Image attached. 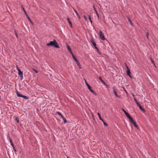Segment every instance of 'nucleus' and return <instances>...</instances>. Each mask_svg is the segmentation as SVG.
I'll use <instances>...</instances> for the list:
<instances>
[{
    "label": "nucleus",
    "mask_w": 158,
    "mask_h": 158,
    "mask_svg": "<svg viewBox=\"0 0 158 158\" xmlns=\"http://www.w3.org/2000/svg\"><path fill=\"white\" fill-rule=\"evenodd\" d=\"M47 45L48 46H52L56 48H59V45L55 40H54L53 41H51L49 43L47 44Z\"/></svg>",
    "instance_id": "obj_1"
},
{
    "label": "nucleus",
    "mask_w": 158,
    "mask_h": 158,
    "mask_svg": "<svg viewBox=\"0 0 158 158\" xmlns=\"http://www.w3.org/2000/svg\"><path fill=\"white\" fill-rule=\"evenodd\" d=\"M16 94L17 96L19 97H21L23 98H24L26 100H28L29 99V98L28 97L26 96L23 95L22 94H20L19 92H18L17 91L16 92Z\"/></svg>",
    "instance_id": "obj_2"
},
{
    "label": "nucleus",
    "mask_w": 158,
    "mask_h": 158,
    "mask_svg": "<svg viewBox=\"0 0 158 158\" xmlns=\"http://www.w3.org/2000/svg\"><path fill=\"white\" fill-rule=\"evenodd\" d=\"M22 9H23L24 12L25 14L26 15V16H27V18L28 19V20H29V21L31 22V23L32 24H33V22L31 21V19H30V17H29L28 14L27 13L26 11L25 10L24 8L23 7H22Z\"/></svg>",
    "instance_id": "obj_3"
},
{
    "label": "nucleus",
    "mask_w": 158,
    "mask_h": 158,
    "mask_svg": "<svg viewBox=\"0 0 158 158\" xmlns=\"http://www.w3.org/2000/svg\"><path fill=\"white\" fill-rule=\"evenodd\" d=\"M99 36L100 38L102 40H105V39L104 37V36L102 32L100 30L99 31Z\"/></svg>",
    "instance_id": "obj_4"
},
{
    "label": "nucleus",
    "mask_w": 158,
    "mask_h": 158,
    "mask_svg": "<svg viewBox=\"0 0 158 158\" xmlns=\"http://www.w3.org/2000/svg\"><path fill=\"white\" fill-rule=\"evenodd\" d=\"M85 82L86 85L88 87L89 89L92 93L94 94H95V93L94 92V91L91 89V87L88 84V83L86 82V81H85Z\"/></svg>",
    "instance_id": "obj_5"
},
{
    "label": "nucleus",
    "mask_w": 158,
    "mask_h": 158,
    "mask_svg": "<svg viewBox=\"0 0 158 158\" xmlns=\"http://www.w3.org/2000/svg\"><path fill=\"white\" fill-rule=\"evenodd\" d=\"M126 68L127 69V75L129 76L131 78H132V77L131 76V72L130 69H129L128 66H127Z\"/></svg>",
    "instance_id": "obj_6"
},
{
    "label": "nucleus",
    "mask_w": 158,
    "mask_h": 158,
    "mask_svg": "<svg viewBox=\"0 0 158 158\" xmlns=\"http://www.w3.org/2000/svg\"><path fill=\"white\" fill-rule=\"evenodd\" d=\"M18 75L21 77H23V73L20 69H18Z\"/></svg>",
    "instance_id": "obj_7"
},
{
    "label": "nucleus",
    "mask_w": 158,
    "mask_h": 158,
    "mask_svg": "<svg viewBox=\"0 0 158 158\" xmlns=\"http://www.w3.org/2000/svg\"><path fill=\"white\" fill-rule=\"evenodd\" d=\"M66 47H67V49L68 50V51H69V52L71 54H73L71 50V49L69 46L68 44H67Z\"/></svg>",
    "instance_id": "obj_8"
},
{
    "label": "nucleus",
    "mask_w": 158,
    "mask_h": 158,
    "mask_svg": "<svg viewBox=\"0 0 158 158\" xmlns=\"http://www.w3.org/2000/svg\"><path fill=\"white\" fill-rule=\"evenodd\" d=\"M99 80L101 81L102 83H103L105 85L107 86V85L106 83L103 80H102L101 77H99Z\"/></svg>",
    "instance_id": "obj_9"
},
{
    "label": "nucleus",
    "mask_w": 158,
    "mask_h": 158,
    "mask_svg": "<svg viewBox=\"0 0 158 158\" xmlns=\"http://www.w3.org/2000/svg\"><path fill=\"white\" fill-rule=\"evenodd\" d=\"M113 92H114V94L115 96L116 97H118V98L120 97V96H119L118 95V94H117V93L115 89H113Z\"/></svg>",
    "instance_id": "obj_10"
},
{
    "label": "nucleus",
    "mask_w": 158,
    "mask_h": 158,
    "mask_svg": "<svg viewBox=\"0 0 158 158\" xmlns=\"http://www.w3.org/2000/svg\"><path fill=\"white\" fill-rule=\"evenodd\" d=\"M76 62L77 66L79 67V69H81V64L79 61L77 60L76 61Z\"/></svg>",
    "instance_id": "obj_11"
},
{
    "label": "nucleus",
    "mask_w": 158,
    "mask_h": 158,
    "mask_svg": "<svg viewBox=\"0 0 158 158\" xmlns=\"http://www.w3.org/2000/svg\"><path fill=\"white\" fill-rule=\"evenodd\" d=\"M90 42L94 46H95V45H96V44L95 43V42L94 41V40L91 39L90 40Z\"/></svg>",
    "instance_id": "obj_12"
},
{
    "label": "nucleus",
    "mask_w": 158,
    "mask_h": 158,
    "mask_svg": "<svg viewBox=\"0 0 158 158\" xmlns=\"http://www.w3.org/2000/svg\"><path fill=\"white\" fill-rule=\"evenodd\" d=\"M123 111L124 112L125 114L126 115L127 117H128L130 115L124 109H123Z\"/></svg>",
    "instance_id": "obj_13"
},
{
    "label": "nucleus",
    "mask_w": 158,
    "mask_h": 158,
    "mask_svg": "<svg viewBox=\"0 0 158 158\" xmlns=\"http://www.w3.org/2000/svg\"><path fill=\"white\" fill-rule=\"evenodd\" d=\"M97 114H98V116L99 119L102 121H103V120L101 118V115H100L99 113L98 112L97 113Z\"/></svg>",
    "instance_id": "obj_14"
},
{
    "label": "nucleus",
    "mask_w": 158,
    "mask_h": 158,
    "mask_svg": "<svg viewBox=\"0 0 158 158\" xmlns=\"http://www.w3.org/2000/svg\"><path fill=\"white\" fill-rule=\"evenodd\" d=\"M132 124H133L134 126L135 127H136L137 129L139 128V127H138V126H137V125L136 124L135 122L134 123H133Z\"/></svg>",
    "instance_id": "obj_15"
},
{
    "label": "nucleus",
    "mask_w": 158,
    "mask_h": 158,
    "mask_svg": "<svg viewBox=\"0 0 158 158\" xmlns=\"http://www.w3.org/2000/svg\"><path fill=\"white\" fill-rule=\"evenodd\" d=\"M139 108L141 111H142L143 112L145 111V110L144 109H143V108H142V107L141 106H139Z\"/></svg>",
    "instance_id": "obj_16"
},
{
    "label": "nucleus",
    "mask_w": 158,
    "mask_h": 158,
    "mask_svg": "<svg viewBox=\"0 0 158 158\" xmlns=\"http://www.w3.org/2000/svg\"><path fill=\"white\" fill-rule=\"evenodd\" d=\"M56 113L58 114L60 116H61V117H62V116H63L62 114L59 112H58V111H57L56 112Z\"/></svg>",
    "instance_id": "obj_17"
},
{
    "label": "nucleus",
    "mask_w": 158,
    "mask_h": 158,
    "mask_svg": "<svg viewBox=\"0 0 158 158\" xmlns=\"http://www.w3.org/2000/svg\"><path fill=\"white\" fill-rule=\"evenodd\" d=\"M67 20L68 22H69V24H71L72 23L70 21V19H69V18L68 17L67 18Z\"/></svg>",
    "instance_id": "obj_18"
},
{
    "label": "nucleus",
    "mask_w": 158,
    "mask_h": 158,
    "mask_svg": "<svg viewBox=\"0 0 158 158\" xmlns=\"http://www.w3.org/2000/svg\"><path fill=\"white\" fill-rule=\"evenodd\" d=\"M72 56H73V57L74 59V60L76 61L77 60V59L76 58V57L74 56V55H73V54H72Z\"/></svg>",
    "instance_id": "obj_19"
},
{
    "label": "nucleus",
    "mask_w": 158,
    "mask_h": 158,
    "mask_svg": "<svg viewBox=\"0 0 158 158\" xmlns=\"http://www.w3.org/2000/svg\"><path fill=\"white\" fill-rule=\"evenodd\" d=\"M73 10H74V11L75 12L76 14L77 15V16H78V14H79L77 12V11L75 9H73Z\"/></svg>",
    "instance_id": "obj_20"
},
{
    "label": "nucleus",
    "mask_w": 158,
    "mask_h": 158,
    "mask_svg": "<svg viewBox=\"0 0 158 158\" xmlns=\"http://www.w3.org/2000/svg\"><path fill=\"white\" fill-rule=\"evenodd\" d=\"M15 120L18 123H19V119L17 118H15Z\"/></svg>",
    "instance_id": "obj_21"
},
{
    "label": "nucleus",
    "mask_w": 158,
    "mask_h": 158,
    "mask_svg": "<svg viewBox=\"0 0 158 158\" xmlns=\"http://www.w3.org/2000/svg\"><path fill=\"white\" fill-rule=\"evenodd\" d=\"M130 122L132 123H133L135 122V121L134 120V119L132 118L131 120H130Z\"/></svg>",
    "instance_id": "obj_22"
},
{
    "label": "nucleus",
    "mask_w": 158,
    "mask_h": 158,
    "mask_svg": "<svg viewBox=\"0 0 158 158\" xmlns=\"http://www.w3.org/2000/svg\"><path fill=\"white\" fill-rule=\"evenodd\" d=\"M102 122H103V124L105 126H108V124L107 123H106V122H105L104 121H102Z\"/></svg>",
    "instance_id": "obj_23"
},
{
    "label": "nucleus",
    "mask_w": 158,
    "mask_h": 158,
    "mask_svg": "<svg viewBox=\"0 0 158 158\" xmlns=\"http://www.w3.org/2000/svg\"><path fill=\"white\" fill-rule=\"evenodd\" d=\"M89 21H90V22H91V23H92V21L91 19V18L90 16H89Z\"/></svg>",
    "instance_id": "obj_24"
},
{
    "label": "nucleus",
    "mask_w": 158,
    "mask_h": 158,
    "mask_svg": "<svg viewBox=\"0 0 158 158\" xmlns=\"http://www.w3.org/2000/svg\"><path fill=\"white\" fill-rule=\"evenodd\" d=\"M127 118H129L130 121L131 120L132 118L130 116V115L128 116Z\"/></svg>",
    "instance_id": "obj_25"
},
{
    "label": "nucleus",
    "mask_w": 158,
    "mask_h": 158,
    "mask_svg": "<svg viewBox=\"0 0 158 158\" xmlns=\"http://www.w3.org/2000/svg\"><path fill=\"white\" fill-rule=\"evenodd\" d=\"M128 21L130 22L131 23V26H132V22H131V20L129 18H128Z\"/></svg>",
    "instance_id": "obj_26"
},
{
    "label": "nucleus",
    "mask_w": 158,
    "mask_h": 158,
    "mask_svg": "<svg viewBox=\"0 0 158 158\" xmlns=\"http://www.w3.org/2000/svg\"><path fill=\"white\" fill-rule=\"evenodd\" d=\"M64 123H66L67 122V120H66V119H64Z\"/></svg>",
    "instance_id": "obj_27"
},
{
    "label": "nucleus",
    "mask_w": 158,
    "mask_h": 158,
    "mask_svg": "<svg viewBox=\"0 0 158 158\" xmlns=\"http://www.w3.org/2000/svg\"><path fill=\"white\" fill-rule=\"evenodd\" d=\"M148 35H149V33L148 32H147L146 33V36L148 39Z\"/></svg>",
    "instance_id": "obj_28"
},
{
    "label": "nucleus",
    "mask_w": 158,
    "mask_h": 158,
    "mask_svg": "<svg viewBox=\"0 0 158 158\" xmlns=\"http://www.w3.org/2000/svg\"><path fill=\"white\" fill-rule=\"evenodd\" d=\"M136 104H137V106L139 107V106H141L140 105L138 102V103H137Z\"/></svg>",
    "instance_id": "obj_29"
},
{
    "label": "nucleus",
    "mask_w": 158,
    "mask_h": 158,
    "mask_svg": "<svg viewBox=\"0 0 158 158\" xmlns=\"http://www.w3.org/2000/svg\"><path fill=\"white\" fill-rule=\"evenodd\" d=\"M94 46V47L98 51V48L96 47V45H95V46Z\"/></svg>",
    "instance_id": "obj_30"
},
{
    "label": "nucleus",
    "mask_w": 158,
    "mask_h": 158,
    "mask_svg": "<svg viewBox=\"0 0 158 158\" xmlns=\"http://www.w3.org/2000/svg\"><path fill=\"white\" fill-rule=\"evenodd\" d=\"M134 100L135 101V102H136V103H138V102L137 101V100L136 99V98H134Z\"/></svg>",
    "instance_id": "obj_31"
},
{
    "label": "nucleus",
    "mask_w": 158,
    "mask_h": 158,
    "mask_svg": "<svg viewBox=\"0 0 158 158\" xmlns=\"http://www.w3.org/2000/svg\"><path fill=\"white\" fill-rule=\"evenodd\" d=\"M93 8H94V10L95 11H97L96 9L95 8L94 6H93Z\"/></svg>",
    "instance_id": "obj_32"
},
{
    "label": "nucleus",
    "mask_w": 158,
    "mask_h": 158,
    "mask_svg": "<svg viewBox=\"0 0 158 158\" xmlns=\"http://www.w3.org/2000/svg\"><path fill=\"white\" fill-rule=\"evenodd\" d=\"M10 144H11V146L12 147H14V144H13L12 142L10 143Z\"/></svg>",
    "instance_id": "obj_33"
},
{
    "label": "nucleus",
    "mask_w": 158,
    "mask_h": 158,
    "mask_svg": "<svg viewBox=\"0 0 158 158\" xmlns=\"http://www.w3.org/2000/svg\"><path fill=\"white\" fill-rule=\"evenodd\" d=\"M77 16L78 17L79 19H81V17L79 14H78V16Z\"/></svg>",
    "instance_id": "obj_34"
},
{
    "label": "nucleus",
    "mask_w": 158,
    "mask_h": 158,
    "mask_svg": "<svg viewBox=\"0 0 158 158\" xmlns=\"http://www.w3.org/2000/svg\"><path fill=\"white\" fill-rule=\"evenodd\" d=\"M61 118H62L64 120V119H65V118H64V117L63 116Z\"/></svg>",
    "instance_id": "obj_35"
},
{
    "label": "nucleus",
    "mask_w": 158,
    "mask_h": 158,
    "mask_svg": "<svg viewBox=\"0 0 158 158\" xmlns=\"http://www.w3.org/2000/svg\"><path fill=\"white\" fill-rule=\"evenodd\" d=\"M61 118H62L64 120V119H65V118H64V117L63 116Z\"/></svg>",
    "instance_id": "obj_36"
},
{
    "label": "nucleus",
    "mask_w": 158,
    "mask_h": 158,
    "mask_svg": "<svg viewBox=\"0 0 158 158\" xmlns=\"http://www.w3.org/2000/svg\"><path fill=\"white\" fill-rule=\"evenodd\" d=\"M13 149H14V150L15 151H16V150H15V148L14 147H13Z\"/></svg>",
    "instance_id": "obj_37"
},
{
    "label": "nucleus",
    "mask_w": 158,
    "mask_h": 158,
    "mask_svg": "<svg viewBox=\"0 0 158 158\" xmlns=\"http://www.w3.org/2000/svg\"><path fill=\"white\" fill-rule=\"evenodd\" d=\"M9 141L10 142V143H12V141L10 139Z\"/></svg>",
    "instance_id": "obj_38"
},
{
    "label": "nucleus",
    "mask_w": 158,
    "mask_h": 158,
    "mask_svg": "<svg viewBox=\"0 0 158 158\" xmlns=\"http://www.w3.org/2000/svg\"><path fill=\"white\" fill-rule=\"evenodd\" d=\"M84 18H85V19H87V18H86V17L85 16V15L84 16Z\"/></svg>",
    "instance_id": "obj_39"
},
{
    "label": "nucleus",
    "mask_w": 158,
    "mask_h": 158,
    "mask_svg": "<svg viewBox=\"0 0 158 158\" xmlns=\"http://www.w3.org/2000/svg\"><path fill=\"white\" fill-rule=\"evenodd\" d=\"M35 73H38V71L37 70H35Z\"/></svg>",
    "instance_id": "obj_40"
},
{
    "label": "nucleus",
    "mask_w": 158,
    "mask_h": 158,
    "mask_svg": "<svg viewBox=\"0 0 158 158\" xmlns=\"http://www.w3.org/2000/svg\"><path fill=\"white\" fill-rule=\"evenodd\" d=\"M95 12L96 15H98V14L97 11H96Z\"/></svg>",
    "instance_id": "obj_41"
},
{
    "label": "nucleus",
    "mask_w": 158,
    "mask_h": 158,
    "mask_svg": "<svg viewBox=\"0 0 158 158\" xmlns=\"http://www.w3.org/2000/svg\"><path fill=\"white\" fill-rule=\"evenodd\" d=\"M97 16L98 18H99V16L98 14V15H97Z\"/></svg>",
    "instance_id": "obj_42"
},
{
    "label": "nucleus",
    "mask_w": 158,
    "mask_h": 158,
    "mask_svg": "<svg viewBox=\"0 0 158 158\" xmlns=\"http://www.w3.org/2000/svg\"><path fill=\"white\" fill-rule=\"evenodd\" d=\"M151 61L153 64H154V62L152 60Z\"/></svg>",
    "instance_id": "obj_43"
},
{
    "label": "nucleus",
    "mask_w": 158,
    "mask_h": 158,
    "mask_svg": "<svg viewBox=\"0 0 158 158\" xmlns=\"http://www.w3.org/2000/svg\"><path fill=\"white\" fill-rule=\"evenodd\" d=\"M70 25L71 27L72 28V24L71 23V24H70Z\"/></svg>",
    "instance_id": "obj_44"
},
{
    "label": "nucleus",
    "mask_w": 158,
    "mask_h": 158,
    "mask_svg": "<svg viewBox=\"0 0 158 158\" xmlns=\"http://www.w3.org/2000/svg\"><path fill=\"white\" fill-rule=\"evenodd\" d=\"M18 69H19L18 67L17 66V70H18Z\"/></svg>",
    "instance_id": "obj_45"
},
{
    "label": "nucleus",
    "mask_w": 158,
    "mask_h": 158,
    "mask_svg": "<svg viewBox=\"0 0 158 158\" xmlns=\"http://www.w3.org/2000/svg\"><path fill=\"white\" fill-rule=\"evenodd\" d=\"M132 95L133 96L135 97V95H134L133 94H132Z\"/></svg>",
    "instance_id": "obj_46"
},
{
    "label": "nucleus",
    "mask_w": 158,
    "mask_h": 158,
    "mask_svg": "<svg viewBox=\"0 0 158 158\" xmlns=\"http://www.w3.org/2000/svg\"><path fill=\"white\" fill-rule=\"evenodd\" d=\"M67 158H69V157L67 156Z\"/></svg>",
    "instance_id": "obj_47"
}]
</instances>
